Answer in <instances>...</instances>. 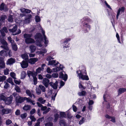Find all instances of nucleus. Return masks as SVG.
I'll list each match as a JSON object with an SVG mask.
<instances>
[{
  "label": "nucleus",
  "instance_id": "32",
  "mask_svg": "<svg viewBox=\"0 0 126 126\" xmlns=\"http://www.w3.org/2000/svg\"><path fill=\"white\" fill-rule=\"evenodd\" d=\"M27 75L30 78H31V77H32L33 78L34 76V75L32 72L28 71L27 72Z\"/></svg>",
  "mask_w": 126,
  "mask_h": 126
},
{
  "label": "nucleus",
  "instance_id": "58",
  "mask_svg": "<svg viewBox=\"0 0 126 126\" xmlns=\"http://www.w3.org/2000/svg\"><path fill=\"white\" fill-rule=\"evenodd\" d=\"M36 112V110L35 109H32L30 112V113L31 115L33 114Z\"/></svg>",
  "mask_w": 126,
  "mask_h": 126
},
{
  "label": "nucleus",
  "instance_id": "38",
  "mask_svg": "<svg viewBox=\"0 0 126 126\" xmlns=\"http://www.w3.org/2000/svg\"><path fill=\"white\" fill-rule=\"evenodd\" d=\"M39 86L42 92H46V88L44 86L41 85H40Z\"/></svg>",
  "mask_w": 126,
  "mask_h": 126
},
{
  "label": "nucleus",
  "instance_id": "40",
  "mask_svg": "<svg viewBox=\"0 0 126 126\" xmlns=\"http://www.w3.org/2000/svg\"><path fill=\"white\" fill-rule=\"evenodd\" d=\"M6 97L3 95V93L0 94V100H4L5 99Z\"/></svg>",
  "mask_w": 126,
  "mask_h": 126
},
{
  "label": "nucleus",
  "instance_id": "46",
  "mask_svg": "<svg viewBox=\"0 0 126 126\" xmlns=\"http://www.w3.org/2000/svg\"><path fill=\"white\" fill-rule=\"evenodd\" d=\"M7 82L11 84L12 85H14V84L12 81V78H9L7 79Z\"/></svg>",
  "mask_w": 126,
  "mask_h": 126
},
{
  "label": "nucleus",
  "instance_id": "39",
  "mask_svg": "<svg viewBox=\"0 0 126 126\" xmlns=\"http://www.w3.org/2000/svg\"><path fill=\"white\" fill-rule=\"evenodd\" d=\"M22 58L24 60H26L28 59V56L27 54L25 53L21 55Z\"/></svg>",
  "mask_w": 126,
  "mask_h": 126
},
{
  "label": "nucleus",
  "instance_id": "4",
  "mask_svg": "<svg viewBox=\"0 0 126 126\" xmlns=\"http://www.w3.org/2000/svg\"><path fill=\"white\" fill-rule=\"evenodd\" d=\"M34 38L37 41L36 43L37 45L39 47H41L42 46L41 41L42 40V36L41 34L40 33H37L35 36Z\"/></svg>",
  "mask_w": 126,
  "mask_h": 126
},
{
  "label": "nucleus",
  "instance_id": "18",
  "mask_svg": "<svg viewBox=\"0 0 126 126\" xmlns=\"http://www.w3.org/2000/svg\"><path fill=\"white\" fill-rule=\"evenodd\" d=\"M104 100L105 101L107 102L110 101V97L109 95H108L107 92H105L103 96Z\"/></svg>",
  "mask_w": 126,
  "mask_h": 126
},
{
  "label": "nucleus",
  "instance_id": "16",
  "mask_svg": "<svg viewBox=\"0 0 126 126\" xmlns=\"http://www.w3.org/2000/svg\"><path fill=\"white\" fill-rule=\"evenodd\" d=\"M59 77L66 81L67 79V75L66 74L64 75L62 72H60V73Z\"/></svg>",
  "mask_w": 126,
  "mask_h": 126
},
{
  "label": "nucleus",
  "instance_id": "27",
  "mask_svg": "<svg viewBox=\"0 0 126 126\" xmlns=\"http://www.w3.org/2000/svg\"><path fill=\"white\" fill-rule=\"evenodd\" d=\"M17 26L16 25H15L12 29H9V30L10 32L14 33L16 32L17 30Z\"/></svg>",
  "mask_w": 126,
  "mask_h": 126
},
{
  "label": "nucleus",
  "instance_id": "8",
  "mask_svg": "<svg viewBox=\"0 0 126 126\" xmlns=\"http://www.w3.org/2000/svg\"><path fill=\"white\" fill-rule=\"evenodd\" d=\"M25 100V97H21L19 95H18V96H17L16 97V104L21 103Z\"/></svg>",
  "mask_w": 126,
  "mask_h": 126
},
{
  "label": "nucleus",
  "instance_id": "9",
  "mask_svg": "<svg viewBox=\"0 0 126 126\" xmlns=\"http://www.w3.org/2000/svg\"><path fill=\"white\" fill-rule=\"evenodd\" d=\"M13 99V96L12 95H10V97L6 98L4 100L5 103L7 105L10 104L11 103Z\"/></svg>",
  "mask_w": 126,
  "mask_h": 126
},
{
  "label": "nucleus",
  "instance_id": "63",
  "mask_svg": "<svg viewBox=\"0 0 126 126\" xmlns=\"http://www.w3.org/2000/svg\"><path fill=\"white\" fill-rule=\"evenodd\" d=\"M4 83H5V84L4 86V88L5 89H7L9 87V84L5 81Z\"/></svg>",
  "mask_w": 126,
  "mask_h": 126
},
{
  "label": "nucleus",
  "instance_id": "19",
  "mask_svg": "<svg viewBox=\"0 0 126 126\" xmlns=\"http://www.w3.org/2000/svg\"><path fill=\"white\" fill-rule=\"evenodd\" d=\"M59 63L58 62H57L56 63V60H52L49 61L48 64L56 66Z\"/></svg>",
  "mask_w": 126,
  "mask_h": 126
},
{
  "label": "nucleus",
  "instance_id": "21",
  "mask_svg": "<svg viewBox=\"0 0 126 126\" xmlns=\"http://www.w3.org/2000/svg\"><path fill=\"white\" fill-rule=\"evenodd\" d=\"M0 31L2 35L3 36H4L5 35L4 32L5 33H7L8 32L7 28L5 27L3 28L2 29H1Z\"/></svg>",
  "mask_w": 126,
  "mask_h": 126
},
{
  "label": "nucleus",
  "instance_id": "41",
  "mask_svg": "<svg viewBox=\"0 0 126 126\" xmlns=\"http://www.w3.org/2000/svg\"><path fill=\"white\" fill-rule=\"evenodd\" d=\"M86 93V92L84 91H82L81 92H79L78 94L79 96H84Z\"/></svg>",
  "mask_w": 126,
  "mask_h": 126
},
{
  "label": "nucleus",
  "instance_id": "15",
  "mask_svg": "<svg viewBox=\"0 0 126 126\" xmlns=\"http://www.w3.org/2000/svg\"><path fill=\"white\" fill-rule=\"evenodd\" d=\"M5 66V63H4L3 58L0 57V68H3Z\"/></svg>",
  "mask_w": 126,
  "mask_h": 126
},
{
  "label": "nucleus",
  "instance_id": "14",
  "mask_svg": "<svg viewBox=\"0 0 126 126\" xmlns=\"http://www.w3.org/2000/svg\"><path fill=\"white\" fill-rule=\"evenodd\" d=\"M64 68V67L63 65L60 64L59 67H57L53 68V71L54 72H57L61 70H62Z\"/></svg>",
  "mask_w": 126,
  "mask_h": 126
},
{
  "label": "nucleus",
  "instance_id": "37",
  "mask_svg": "<svg viewBox=\"0 0 126 126\" xmlns=\"http://www.w3.org/2000/svg\"><path fill=\"white\" fill-rule=\"evenodd\" d=\"M26 76V74L25 71H22L21 73V79H24Z\"/></svg>",
  "mask_w": 126,
  "mask_h": 126
},
{
  "label": "nucleus",
  "instance_id": "26",
  "mask_svg": "<svg viewBox=\"0 0 126 126\" xmlns=\"http://www.w3.org/2000/svg\"><path fill=\"white\" fill-rule=\"evenodd\" d=\"M20 10L21 12L23 13H30L31 12V11L30 10L24 8H21L20 9Z\"/></svg>",
  "mask_w": 126,
  "mask_h": 126
},
{
  "label": "nucleus",
  "instance_id": "50",
  "mask_svg": "<svg viewBox=\"0 0 126 126\" xmlns=\"http://www.w3.org/2000/svg\"><path fill=\"white\" fill-rule=\"evenodd\" d=\"M29 118L31 120V121H32L35 122L36 120V119L33 116H32V115H31L29 117Z\"/></svg>",
  "mask_w": 126,
  "mask_h": 126
},
{
  "label": "nucleus",
  "instance_id": "29",
  "mask_svg": "<svg viewBox=\"0 0 126 126\" xmlns=\"http://www.w3.org/2000/svg\"><path fill=\"white\" fill-rule=\"evenodd\" d=\"M0 55L1 56H7L6 52L4 50H3L0 51Z\"/></svg>",
  "mask_w": 126,
  "mask_h": 126
},
{
  "label": "nucleus",
  "instance_id": "35",
  "mask_svg": "<svg viewBox=\"0 0 126 126\" xmlns=\"http://www.w3.org/2000/svg\"><path fill=\"white\" fill-rule=\"evenodd\" d=\"M37 101L40 102L41 103L44 104L46 102V100L44 99L42 97H39L37 99Z\"/></svg>",
  "mask_w": 126,
  "mask_h": 126
},
{
  "label": "nucleus",
  "instance_id": "12",
  "mask_svg": "<svg viewBox=\"0 0 126 126\" xmlns=\"http://www.w3.org/2000/svg\"><path fill=\"white\" fill-rule=\"evenodd\" d=\"M12 111V110L9 109H3L1 110V112L3 115L10 113Z\"/></svg>",
  "mask_w": 126,
  "mask_h": 126
},
{
  "label": "nucleus",
  "instance_id": "2",
  "mask_svg": "<svg viewBox=\"0 0 126 126\" xmlns=\"http://www.w3.org/2000/svg\"><path fill=\"white\" fill-rule=\"evenodd\" d=\"M81 22L84 28H86V32L89 30L90 28V25H88L87 23L92 21V20L87 16H85L81 20Z\"/></svg>",
  "mask_w": 126,
  "mask_h": 126
},
{
  "label": "nucleus",
  "instance_id": "44",
  "mask_svg": "<svg viewBox=\"0 0 126 126\" xmlns=\"http://www.w3.org/2000/svg\"><path fill=\"white\" fill-rule=\"evenodd\" d=\"M71 39L70 38H65L63 40V43L65 44L67 43V42L70 41Z\"/></svg>",
  "mask_w": 126,
  "mask_h": 126
},
{
  "label": "nucleus",
  "instance_id": "5",
  "mask_svg": "<svg viewBox=\"0 0 126 126\" xmlns=\"http://www.w3.org/2000/svg\"><path fill=\"white\" fill-rule=\"evenodd\" d=\"M39 29L40 30H41L42 31V33L44 36V39L45 41L44 43L45 45V46L46 47L47 46V45L48 43V41L45 34V31H44L43 30L41 26H40L39 27Z\"/></svg>",
  "mask_w": 126,
  "mask_h": 126
},
{
  "label": "nucleus",
  "instance_id": "1",
  "mask_svg": "<svg viewBox=\"0 0 126 126\" xmlns=\"http://www.w3.org/2000/svg\"><path fill=\"white\" fill-rule=\"evenodd\" d=\"M78 74V76L79 77V79H81L83 80H88L89 78L86 75V72L85 68L82 67V69L81 71L79 70L77 71Z\"/></svg>",
  "mask_w": 126,
  "mask_h": 126
},
{
  "label": "nucleus",
  "instance_id": "36",
  "mask_svg": "<svg viewBox=\"0 0 126 126\" xmlns=\"http://www.w3.org/2000/svg\"><path fill=\"white\" fill-rule=\"evenodd\" d=\"M126 91V89L125 88H120L118 90V93L119 94H121L122 93Z\"/></svg>",
  "mask_w": 126,
  "mask_h": 126
},
{
  "label": "nucleus",
  "instance_id": "3",
  "mask_svg": "<svg viewBox=\"0 0 126 126\" xmlns=\"http://www.w3.org/2000/svg\"><path fill=\"white\" fill-rule=\"evenodd\" d=\"M31 34H24V36L25 38V42L27 44H32L35 42L34 40L31 38Z\"/></svg>",
  "mask_w": 126,
  "mask_h": 126
},
{
  "label": "nucleus",
  "instance_id": "31",
  "mask_svg": "<svg viewBox=\"0 0 126 126\" xmlns=\"http://www.w3.org/2000/svg\"><path fill=\"white\" fill-rule=\"evenodd\" d=\"M13 49L15 51H16L17 49L16 45L15 43H12L11 44Z\"/></svg>",
  "mask_w": 126,
  "mask_h": 126
},
{
  "label": "nucleus",
  "instance_id": "49",
  "mask_svg": "<svg viewBox=\"0 0 126 126\" xmlns=\"http://www.w3.org/2000/svg\"><path fill=\"white\" fill-rule=\"evenodd\" d=\"M47 72L48 73H51L52 72H54L53 71V69L52 70L49 68L47 67L46 70Z\"/></svg>",
  "mask_w": 126,
  "mask_h": 126
},
{
  "label": "nucleus",
  "instance_id": "6",
  "mask_svg": "<svg viewBox=\"0 0 126 126\" xmlns=\"http://www.w3.org/2000/svg\"><path fill=\"white\" fill-rule=\"evenodd\" d=\"M125 9V8L124 7H122L119 8L117 13L116 15V19H118L119 15L123 13H124Z\"/></svg>",
  "mask_w": 126,
  "mask_h": 126
},
{
  "label": "nucleus",
  "instance_id": "53",
  "mask_svg": "<svg viewBox=\"0 0 126 126\" xmlns=\"http://www.w3.org/2000/svg\"><path fill=\"white\" fill-rule=\"evenodd\" d=\"M10 75L11 77H12L13 79H16V74L14 72H11L10 73Z\"/></svg>",
  "mask_w": 126,
  "mask_h": 126
},
{
  "label": "nucleus",
  "instance_id": "23",
  "mask_svg": "<svg viewBox=\"0 0 126 126\" xmlns=\"http://www.w3.org/2000/svg\"><path fill=\"white\" fill-rule=\"evenodd\" d=\"M58 82L56 81L55 83H53L52 82H51L49 83L50 86H51L54 89H56L57 88L58 86Z\"/></svg>",
  "mask_w": 126,
  "mask_h": 126
},
{
  "label": "nucleus",
  "instance_id": "56",
  "mask_svg": "<svg viewBox=\"0 0 126 126\" xmlns=\"http://www.w3.org/2000/svg\"><path fill=\"white\" fill-rule=\"evenodd\" d=\"M36 93L38 95H39L41 94V91L39 89H36Z\"/></svg>",
  "mask_w": 126,
  "mask_h": 126
},
{
  "label": "nucleus",
  "instance_id": "59",
  "mask_svg": "<svg viewBox=\"0 0 126 126\" xmlns=\"http://www.w3.org/2000/svg\"><path fill=\"white\" fill-rule=\"evenodd\" d=\"M33 79L34 84V85H36L37 83V78L35 77H33Z\"/></svg>",
  "mask_w": 126,
  "mask_h": 126
},
{
  "label": "nucleus",
  "instance_id": "20",
  "mask_svg": "<svg viewBox=\"0 0 126 126\" xmlns=\"http://www.w3.org/2000/svg\"><path fill=\"white\" fill-rule=\"evenodd\" d=\"M38 60V59L37 58H31L29 60L28 62L32 64H34Z\"/></svg>",
  "mask_w": 126,
  "mask_h": 126
},
{
  "label": "nucleus",
  "instance_id": "54",
  "mask_svg": "<svg viewBox=\"0 0 126 126\" xmlns=\"http://www.w3.org/2000/svg\"><path fill=\"white\" fill-rule=\"evenodd\" d=\"M35 21L36 22H38L40 21V19L39 17L38 16H36L35 17Z\"/></svg>",
  "mask_w": 126,
  "mask_h": 126
},
{
  "label": "nucleus",
  "instance_id": "57",
  "mask_svg": "<svg viewBox=\"0 0 126 126\" xmlns=\"http://www.w3.org/2000/svg\"><path fill=\"white\" fill-rule=\"evenodd\" d=\"M9 69H6L4 70V74L5 75H7L9 73Z\"/></svg>",
  "mask_w": 126,
  "mask_h": 126
},
{
  "label": "nucleus",
  "instance_id": "51",
  "mask_svg": "<svg viewBox=\"0 0 126 126\" xmlns=\"http://www.w3.org/2000/svg\"><path fill=\"white\" fill-rule=\"evenodd\" d=\"M15 89L17 92H21L20 89L19 87L17 86H16L15 88Z\"/></svg>",
  "mask_w": 126,
  "mask_h": 126
},
{
  "label": "nucleus",
  "instance_id": "62",
  "mask_svg": "<svg viewBox=\"0 0 126 126\" xmlns=\"http://www.w3.org/2000/svg\"><path fill=\"white\" fill-rule=\"evenodd\" d=\"M44 120V117L40 118L37 119V122H39L40 124V122H42Z\"/></svg>",
  "mask_w": 126,
  "mask_h": 126
},
{
  "label": "nucleus",
  "instance_id": "47",
  "mask_svg": "<svg viewBox=\"0 0 126 126\" xmlns=\"http://www.w3.org/2000/svg\"><path fill=\"white\" fill-rule=\"evenodd\" d=\"M54 121L56 122L59 118V115L58 114L56 113L54 115Z\"/></svg>",
  "mask_w": 126,
  "mask_h": 126
},
{
  "label": "nucleus",
  "instance_id": "13",
  "mask_svg": "<svg viewBox=\"0 0 126 126\" xmlns=\"http://www.w3.org/2000/svg\"><path fill=\"white\" fill-rule=\"evenodd\" d=\"M21 67L23 68H27L28 65V62L25 61H23L20 63Z\"/></svg>",
  "mask_w": 126,
  "mask_h": 126
},
{
  "label": "nucleus",
  "instance_id": "52",
  "mask_svg": "<svg viewBox=\"0 0 126 126\" xmlns=\"http://www.w3.org/2000/svg\"><path fill=\"white\" fill-rule=\"evenodd\" d=\"M8 21L10 22H12L13 21V18L12 15H10L9 16L8 18Z\"/></svg>",
  "mask_w": 126,
  "mask_h": 126
},
{
  "label": "nucleus",
  "instance_id": "10",
  "mask_svg": "<svg viewBox=\"0 0 126 126\" xmlns=\"http://www.w3.org/2000/svg\"><path fill=\"white\" fill-rule=\"evenodd\" d=\"M26 94L31 98L32 97L35 98V96L33 94V92L32 90H30L28 89H27L26 91Z\"/></svg>",
  "mask_w": 126,
  "mask_h": 126
},
{
  "label": "nucleus",
  "instance_id": "60",
  "mask_svg": "<svg viewBox=\"0 0 126 126\" xmlns=\"http://www.w3.org/2000/svg\"><path fill=\"white\" fill-rule=\"evenodd\" d=\"M54 59L51 56H47V61H50L51 59Z\"/></svg>",
  "mask_w": 126,
  "mask_h": 126
},
{
  "label": "nucleus",
  "instance_id": "22",
  "mask_svg": "<svg viewBox=\"0 0 126 126\" xmlns=\"http://www.w3.org/2000/svg\"><path fill=\"white\" fill-rule=\"evenodd\" d=\"M105 117L107 118L111 119L110 120L113 123L115 122V118L111 116L108 114H106L105 116Z\"/></svg>",
  "mask_w": 126,
  "mask_h": 126
},
{
  "label": "nucleus",
  "instance_id": "17",
  "mask_svg": "<svg viewBox=\"0 0 126 126\" xmlns=\"http://www.w3.org/2000/svg\"><path fill=\"white\" fill-rule=\"evenodd\" d=\"M25 100H26V102L32 104L33 105H34L35 104V102L34 101L32 100L29 97L27 98L25 97Z\"/></svg>",
  "mask_w": 126,
  "mask_h": 126
},
{
  "label": "nucleus",
  "instance_id": "34",
  "mask_svg": "<svg viewBox=\"0 0 126 126\" xmlns=\"http://www.w3.org/2000/svg\"><path fill=\"white\" fill-rule=\"evenodd\" d=\"M30 51L31 52H33L35 50L36 47L33 45H31L30 47Z\"/></svg>",
  "mask_w": 126,
  "mask_h": 126
},
{
  "label": "nucleus",
  "instance_id": "28",
  "mask_svg": "<svg viewBox=\"0 0 126 126\" xmlns=\"http://www.w3.org/2000/svg\"><path fill=\"white\" fill-rule=\"evenodd\" d=\"M31 106L30 105H25L23 107V109L26 111L29 110L31 109Z\"/></svg>",
  "mask_w": 126,
  "mask_h": 126
},
{
  "label": "nucleus",
  "instance_id": "48",
  "mask_svg": "<svg viewBox=\"0 0 126 126\" xmlns=\"http://www.w3.org/2000/svg\"><path fill=\"white\" fill-rule=\"evenodd\" d=\"M27 116V113H24L21 114L20 117L22 119H24L26 118Z\"/></svg>",
  "mask_w": 126,
  "mask_h": 126
},
{
  "label": "nucleus",
  "instance_id": "25",
  "mask_svg": "<svg viewBox=\"0 0 126 126\" xmlns=\"http://www.w3.org/2000/svg\"><path fill=\"white\" fill-rule=\"evenodd\" d=\"M15 62V59L12 58H11L10 59H8L7 61L6 64H11L14 63Z\"/></svg>",
  "mask_w": 126,
  "mask_h": 126
},
{
  "label": "nucleus",
  "instance_id": "42",
  "mask_svg": "<svg viewBox=\"0 0 126 126\" xmlns=\"http://www.w3.org/2000/svg\"><path fill=\"white\" fill-rule=\"evenodd\" d=\"M43 68H41L39 67L36 70V72L37 73H39L41 72V71H43Z\"/></svg>",
  "mask_w": 126,
  "mask_h": 126
},
{
  "label": "nucleus",
  "instance_id": "7",
  "mask_svg": "<svg viewBox=\"0 0 126 126\" xmlns=\"http://www.w3.org/2000/svg\"><path fill=\"white\" fill-rule=\"evenodd\" d=\"M32 16L30 14L28 15L25 18L24 20L23 21L24 24H28L30 22L31 19L32 18Z\"/></svg>",
  "mask_w": 126,
  "mask_h": 126
},
{
  "label": "nucleus",
  "instance_id": "11",
  "mask_svg": "<svg viewBox=\"0 0 126 126\" xmlns=\"http://www.w3.org/2000/svg\"><path fill=\"white\" fill-rule=\"evenodd\" d=\"M49 80L46 78H44L42 80V83L46 88L47 87L49 84Z\"/></svg>",
  "mask_w": 126,
  "mask_h": 126
},
{
  "label": "nucleus",
  "instance_id": "64",
  "mask_svg": "<svg viewBox=\"0 0 126 126\" xmlns=\"http://www.w3.org/2000/svg\"><path fill=\"white\" fill-rule=\"evenodd\" d=\"M53 124L52 123L49 122L45 124V126H52Z\"/></svg>",
  "mask_w": 126,
  "mask_h": 126
},
{
  "label": "nucleus",
  "instance_id": "33",
  "mask_svg": "<svg viewBox=\"0 0 126 126\" xmlns=\"http://www.w3.org/2000/svg\"><path fill=\"white\" fill-rule=\"evenodd\" d=\"M59 124L61 126H66V124L65 121L63 120L60 121Z\"/></svg>",
  "mask_w": 126,
  "mask_h": 126
},
{
  "label": "nucleus",
  "instance_id": "24",
  "mask_svg": "<svg viewBox=\"0 0 126 126\" xmlns=\"http://www.w3.org/2000/svg\"><path fill=\"white\" fill-rule=\"evenodd\" d=\"M47 50L44 48H41L40 50V51H38L37 53L40 54H42L43 55L45 53L47 52Z\"/></svg>",
  "mask_w": 126,
  "mask_h": 126
},
{
  "label": "nucleus",
  "instance_id": "61",
  "mask_svg": "<svg viewBox=\"0 0 126 126\" xmlns=\"http://www.w3.org/2000/svg\"><path fill=\"white\" fill-rule=\"evenodd\" d=\"M6 125H9L12 123V121L11 120L8 119L6 121Z\"/></svg>",
  "mask_w": 126,
  "mask_h": 126
},
{
  "label": "nucleus",
  "instance_id": "55",
  "mask_svg": "<svg viewBox=\"0 0 126 126\" xmlns=\"http://www.w3.org/2000/svg\"><path fill=\"white\" fill-rule=\"evenodd\" d=\"M84 118L83 117L79 122V124L80 125L82 124L84 122Z\"/></svg>",
  "mask_w": 126,
  "mask_h": 126
},
{
  "label": "nucleus",
  "instance_id": "43",
  "mask_svg": "<svg viewBox=\"0 0 126 126\" xmlns=\"http://www.w3.org/2000/svg\"><path fill=\"white\" fill-rule=\"evenodd\" d=\"M6 77L5 76H0V82H2L4 81L6 79Z\"/></svg>",
  "mask_w": 126,
  "mask_h": 126
},
{
  "label": "nucleus",
  "instance_id": "30",
  "mask_svg": "<svg viewBox=\"0 0 126 126\" xmlns=\"http://www.w3.org/2000/svg\"><path fill=\"white\" fill-rule=\"evenodd\" d=\"M6 9V5L4 3H2L0 5V10L2 11Z\"/></svg>",
  "mask_w": 126,
  "mask_h": 126
},
{
  "label": "nucleus",
  "instance_id": "45",
  "mask_svg": "<svg viewBox=\"0 0 126 126\" xmlns=\"http://www.w3.org/2000/svg\"><path fill=\"white\" fill-rule=\"evenodd\" d=\"M79 88L81 89V90H84L85 89L86 87L83 86L81 84V82H80L79 83Z\"/></svg>",
  "mask_w": 126,
  "mask_h": 126
}]
</instances>
